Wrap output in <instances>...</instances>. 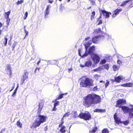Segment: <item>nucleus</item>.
Returning <instances> with one entry per match:
<instances>
[{
	"instance_id": "nucleus-55",
	"label": "nucleus",
	"mask_w": 133,
	"mask_h": 133,
	"mask_svg": "<svg viewBox=\"0 0 133 133\" xmlns=\"http://www.w3.org/2000/svg\"><path fill=\"white\" fill-rule=\"evenodd\" d=\"M25 16H26V17H27L28 15V13L27 12H26L25 14Z\"/></svg>"
},
{
	"instance_id": "nucleus-2",
	"label": "nucleus",
	"mask_w": 133,
	"mask_h": 133,
	"mask_svg": "<svg viewBox=\"0 0 133 133\" xmlns=\"http://www.w3.org/2000/svg\"><path fill=\"white\" fill-rule=\"evenodd\" d=\"M126 103V100L123 99H120L117 101L116 107L121 108L124 113H128L129 116L131 118H133V106L131 108L126 106H121L124 104Z\"/></svg>"
},
{
	"instance_id": "nucleus-32",
	"label": "nucleus",
	"mask_w": 133,
	"mask_h": 133,
	"mask_svg": "<svg viewBox=\"0 0 133 133\" xmlns=\"http://www.w3.org/2000/svg\"><path fill=\"white\" fill-rule=\"evenodd\" d=\"M102 133H109L108 130L107 129H103L102 131Z\"/></svg>"
},
{
	"instance_id": "nucleus-49",
	"label": "nucleus",
	"mask_w": 133,
	"mask_h": 133,
	"mask_svg": "<svg viewBox=\"0 0 133 133\" xmlns=\"http://www.w3.org/2000/svg\"><path fill=\"white\" fill-rule=\"evenodd\" d=\"M93 90L95 91L97 90V89L96 87H95L94 88Z\"/></svg>"
},
{
	"instance_id": "nucleus-4",
	"label": "nucleus",
	"mask_w": 133,
	"mask_h": 133,
	"mask_svg": "<svg viewBox=\"0 0 133 133\" xmlns=\"http://www.w3.org/2000/svg\"><path fill=\"white\" fill-rule=\"evenodd\" d=\"M80 79L81 80L80 83L81 87L86 88L93 85V80L91 79L83 77Z\"/></svg>"
},
{
	"instance_id": "nucleus-16",
	"label": "nucleus",
	"mask_w": 133,
	"mask_h": 133,
	"mask_svg": "<svg viewBox=\"0 0 133 133\" xmlns=\"http://www.w3.org/2000/svg\"><path fill=\"white\" fill-rule=\"evenodd\" d=\"M85 65L86 67H90L92 64V62L91 60H89L85 63Z\"/></svg>"
},
{
	"instance_id": "nucleus-56",
	"label": "nucleus",
	"mask_w": 133,
	"mask_h": 133,
	"mask_svg": "<svg viewBox=\"0 0 133 133\" xmlns=\"http://www.w3.org/2000/svg\"><path fill=\"white\" fill-rule=\"evenodd\" d=\"M63 124L62 123H61V124H59V127L62 128V125Z\"/></svg>"
},
{
	"instance_id": "nucleus-13",
	"label": "nucleus",
	"mask_w": 133,
	"mask_h": 133,
	"mask_svg": "<svg viewBox=\"0 0 133 133\" xmlns=\"http://www.w3.org/2000/svg\"><path fill=\"white\" fill-rule=\"evenodd\" d=\"M121 86L125 87H133V83H128L121 85Z\"/></svg>"
},
{
	"instance_id": "nucleus-29",
	"label": "nucleus",
	"mask_w": 133,
	"mask_h": 133,
	"mask_svg": "<svg viewBox=\"0 0 133 133\" xmlns=\"http://www.w3.org/2000/svg\"><path fill=\"white\" fill-rule=\"evenodd\" d=\"M17 44V42H15L13 43L12 46V50H14L15 46H16Z\"/></svg>"
},
{
	"instance_id": "nucleus-25",
	"label": "nucleus",
	"mask_w": 133,
	"mask_h": 133,
	"mask_svg": "<svg viewBox=\"0 0 133 133\" xmlns=\"http://www.w3.org/2000/svg\"><path fill=\"white\" fill-rule=\"evenodd\" d=\"M65 126H63L60 130V131L62 133H65Z\"/></svg>"
},
{
	"instance_id": "nucleus-62",
	"label": "nucleus",
	"mask_w": 133,
	"mask_h": 133,
	"mask_svg": "<svg viewBox=\"0 0 133 133\" xmlns=\"http://www.w3.org/2000/svg\"><path fill=\"white\" fill-rule=\"evenodd\" d=\"M5 129H2L1 131H2V132H3L4 131H5Z\"/></svg>"
},
{
	"instance_id": "nucleus-47",
	"label": "nucleus",
	"mask_w": 133,
	"mask_h": 133,
	"mask_svg": "<svg viewBox=\"0 0 133 133\" xmlns=\"http://www.w3.org/2000/svg\"><path fill=\"white\" fill-rule=\"evenodd\" d=\"M51 7L50 5H48L47 6L46 9L49 10V8H50Z\"/></svg>"
},
{
	"instance_id": "nucleus-6",
	"label": "nucleus",
	"mask_w": 133,
	"mask_h": 133,
	"mask_svg": "<svg viewBox=\"0 0 133 133\" xmlns=\"http://www.w3.org/2000/svg\"><path fill=\"white\" fill-rule=\"evenodd\" d=\"M78 117L85 120H89L91 118V116L88 112L86 111L85 113H80L79 114Z\"/></svg>"
},
{
	"instance_id": "nucleus-5",
	"label": "nucleus",
	"mask_w": 133,
	"mask_h": 133,
	"mask_svg": "<svg viewBox=\"0 0 133 133\" xmlns=\"http://www.w3.org/2000/svg\"><path fill=\"white\" fill-rule=\"evenodd\" d=\"M46 117L43 115H40L36 119L35 122L32 125L30 126V128L32 129L39 127L41 123L45 122Z\"/></svg>"
},
{
	"instance_id": "nucleus-58",
	"label": "nucleus",
	"mask_w": 133,
	"mask_h": 133,
	"mask_svg": "<svg viewBox=\"0 0 133 133\" xmlns=\"http://www.w3.org/2000/svg\"><path fill=\"white\" fill-rule=\"evenodd\" d=\"M14 87H15V86H14L13 87H12V89H11L10 90V91H12L14 89Z\"/></svg>"
},
{
	"instance_id": "nucleus-52",
	"label": "nucleus",
	"mask_w": 133,
	"mask_h": 133,
	"mask_svg": "<svg viewBox=\"0 0 133 133\" xmlns=\"http://www.w3.org/2000/svg\"><path fill=\"white\" fill-rule=\"evenodd\" d=\"M74 114L75 115V117H76L77 116V112L76 111H75L74 112Z\"/></svg>"
},
{
	"instance_id": "nucleus-60",
	"label": "nucleus",
	"mask_w": 133,
	"mask_h": 133,
	"mask_svg": "<svg viewBox=\"0 0 133 133\" xmlns=\"http://www.w3.org/2000/svg\"><path fill=\"white\" fill-rule=\"evenodd\" d=\"M26 27V26H24V30H26V29H25Z\"/></svg>"
},
{
	"instance_id": "nucleus-61",
	"label": "nucleus",
	"mask_w": 133,
	"mask_h": 133,
	"mask_svg": "<svg viewBox=\"0 0 133 133\" xmlns=\"http://www.w3.org/2000/svg\"><path fill=\"white\" fill-rule=\"evenodd\" d=\"M40 62H41V61L40 60L39 61H38V62H37V64L38 65L39 63Z\"/></svg>"
},
{
	"instance_id": "nucleus-43",
	"label": "nucleus",
	"mask_w": 133,
	"mask_h": 133,
	"mask_svg": "<svg viewBox=\"0 0 133 133\" xmlns=\"http://www.w3.org/2000/svg\"><path fill=\"white\" fill-rule=\"evenodd\" d=\"M102 23V20H100L99 22L97 24V25H99L100 24H101Z\"/></svg>"
},
{
	"instance_id": "nucleus-8",
	"label": "nucleus",
	"mask_w": 133,
	"mask_h": 133,
	"mask_svg": "<svg viewBox=\"0 0 133 133\" xmlns=\"http://www.w3.org/2000/svg\"><path fill=\"white\" fill-rule=\"evenodd\" d=\"M104 36L102 35L99 36H97L93 38L92 39V41L93 43H97L98 41L101 39H102L104 38Z\"/></svg>"
},
{
	"instance_id": "nucleus-46",
	"label": "nucleus",
	"mask_w": 133,
	"mask_h": 133,
	"mask_svg": "<svg viewBox=\"0 0 133 133\" xmlns=\"http://www.w3.org/2000/svg\"><path fill=\"white\" fill-rule=\"evenodd\" d=\"M72 69L71 68H69L68 69V72L69 73H70V71H72Z\"/></svg>"
},
{
	"instance_id": "nucleus-63",
	"label": "nucleus",
	"mask_w": 133,
	"mask_h": 133,
	"mask_svg": "<svg viewBox=\"0 0 133 133\" xmlns=\"http://www.w3.org/2000/svg\"><path fill=\"white\" fill-rule=\"evenodd\" d=\"M2 23L0 22V28L2 27Z\"/></svg>"
},
{
	"instance_id": "nucleus-36",
	"label": "nucleus",
	"mask_w": 133,
	"mask_h": 133,
	"mask_svg": "<svg viewBox=\"0 0 133 133\" xmlns=\"http://www.w3.org/2000/svg\"><path fill=\"white\" fill-rule=\"evenodd\" d=\"M23 0H21L20 1H18L16 3V4L17 5H18L20 4H22L23 3Z\"/></svg>"
},
{
	"instance_id": "nucleus-24",
	"label": "nucleus",
	"mask_w": 133,
	"mask_h": 133,
	"mask_svg": "<svg viewBox=\"0 0 133 133\" xmlns=\"http://www.w3.org/2000/svg\"><path fill=\"white\" fill-rule=\"evenodd\" d=\"M16 124L18 127H19L20 128H22V124L21 122L19 120L17 121Z\"/></svg>"
},
{
	"instance_id": "nucleus-45",
	"label": "nucleus",
	"mask_w": 133,
	"mask_h": 133,
	"mask_svg": "<svg viewBox=\"0 0 133 133\" xmlns=\"http://www.w3.org/2000/svg\"><path fill=\"white\" fill-rule=\"evenodd\" d=\"M80 66L82 68H84L86 66V65H85V63L84 65L82 64H80Z\"/></svg>"
},
{
	"instance_id": "nucleus-9",
	"label": "nucleus",
	"mask_w": 133,
	"mask_h": 133,
	"mask_svg": "<svg viewBox=\"0 0 133 133\" xmlns=\"http://www.w3.org/2000/svg\"><path fill=\"white\" fill-rule=\"evenodd\" d=\"M125 78V77L122 76H119L117 77H115V81L119 83L121 80L124 79Z\"/></svg>"
},
{
	"instance_id": "nucleus-10",
	"label": "nucleus",
	"mask_w": 133,
	"mask_h": 133,
	"mask_svg": "<svg viewBox=\"0 0 133 133\" xmlns=\"http://www.w3.org/2000/svg\"><path fill=\"white\" fill-rule=\"evenodd\" d=\"M102 12L105 18H109V15L111 14V13L110 12H107L105 10H102Z\"/></svg>"
},
{
	"instance_id": "nucleus-3",
	"label": "nucleus",
	"mask_w": 133,
	"mask_h": 133,
	"mask_svg": "<svg viewBox=\"0 0 133 133\" xmlns=\"http://www.w3.org/2000/svg\"><path fill=\"white\" fill-rule=\"evenodd\" d=\"M85 42L84 45L86 50L85 52L82 56H81L79 51L78 52L79 55L82 57L87 56L89 54H91V55L93 54V53L94 50V46H92L90 48L89 50H88V48L90 46L92 43V41H91L89 37L86 38L84 40Z\"/></svg>"
},
{
	"instance_id": "nucleus-1",
	"label": "nucleus",
	"mask_w": 133,
	"mask_h": 133,
	"mask_svg": "<svg viewBox=\"0 0 133 133\" xmlns=\"http://www.w3.org/2000/svg\"><path fill=\"white\" fill-rule=\"evenodd\" d=\"M99 96L94 94H89L83 98V104L86 107H89L93 104L99 103L101 101Z\"/></svg>"
},
{
	"instance_id": "nucleus-37",
	"label": "nucleus",
	"mask_w": 133,
	"mask_h": 133,
	"mask_svg": "<svg viewBox=\"0 0 133 133\" xmlns=\"http://www.w3.org/2000/svg\"><path fill=\"white\" fill-rule=\"evenodd\" d=\"M69 114V112H68L65 114L63 116V117L64 118L68 116Z\"/></svg>"
},
{
	"instance_id": "nucleus-34",
	"label": "nucleus",
	"mask_w": 133,
	"mask_h": 133,
	"mask_svg": "<svg viewBox=\"0 0 133 133\" xmlns=\"http://www.w3.org/2000/svg\"><path fill=\"white\" fill-rule=\"evenodd\" d=\"M59 101H57L56 100L55 101L54 103V107H56L59 105Z\"/></svg>"
},
{
	"instance_id": "nucleus-19",
	"label": "nucleus",
	"mask_w": 133,
	"mask_h": 133,
	"mask_svg": "<svg viewBox=\"0 0 133 133\" xmlns=\"http://www.w3.org/2000/svg\"><path fill=\"white\" fill-rule=\"evenodd\" d=\"M44 16L45 18L48 17V15L49 14V10L46 9L44 11Z\"/></svg>"
},
{
	"instance_id": "nucleus-57",
	"label": "nucleus",
	"mask_w": 133,
	"mask_h": 133,
	"mask_svg": "<svg viewBox=\"0 0 133 133\" xmlns=\"http://www.w3.org/2000/svg\"><path fill=\"white\" fill-rule=\"evenodd\" d=\"M39 68H36L35 70V72H36V71L37 70H39Z\"/></svg>"
},
{
	"instance_id": "nucleus-31",
	"label": "nucleus",
	"mask_w": 133,
	"mask_h": 133,
	"mask_svg": "<svg viewBox=\"0 0 133 133\" xmlns=\"http://www.w3.org/2000/svg\"><path fill=\"white\" fill-rule=\"evenodd\" d=\"M5 40L3 41L4 45L5 46H6L7 44L8 38H5Z\"/></svg>"
},
{
	"instance_id": "nucleus-44",
	"label": "nucleus",
	"mask_w": 133,
	"mask_h": 133,
	"mask_svg": "<svg viewBox=\"0 0 133 133\" xmlns=\"http://www.w3.org/2000/svg\"><path fill=\"white\" fill-rule=\"evenodd\" d=\"M24 31H25V36H26L28 35V31H27L26 30H24Z\"/></svg>"
},
{
	"instance_id": "nucleus-42",
	"label": "nucleus",
	"mask_w": 133,
	"mask_h": 133,
	"mask_svg": "<svg viewBox=\"0 0 133 133\" xmlns=\"http://www.w3.org/2000/svg\"><path fill=\"white\" fill-rule=\"evenodd\" d=\"M6 22L8 24L10 21V19L9 18H6Z\"/></svg>"
},
{
	"instance_id": "nucleus-59",
	"label": "nucleus",
	"mask_w": 133,
	"mask_h": 133,
	"mask_svg": "<svg viewBox=\"0 0 133 133\" xmlns=\"http://www.w3.org/2000/svg\"><path fill=\"white\" fill-rule=\"evenodd\" d=\"M107 37H108L109 38H110L111 37V36L109 35H107Z\"/></svg>"
},
{
	"instance_id": "nucleus-17",
	"label": "nucleus",
	"mask_w": 133,
	"mask_h": 133,
	"mask_svg": "<svg viewBox=\"0 0 133 133\" xmlns=\"http://www.w3.org/2000/svg\"><path fill=\"white\" fill-rule=\"evenodd\" d=\"M44 101L43 100L41 101L39 103L38 107L39 110H41L43 107L44 105Z\"/></svg>"
},
{
	"instance_id": "nucleus-12",
	"label": "nucleus",
	"mask_w": 133,
	"mask_h": 133,
	"mask_svg": "<svg viewBox=\"0 0 133 133\" xmlns=\"http://www.w3.org/2000/svg\"><path fill=\"white\" fill-rule=\"evenodd\" d=\"M114 118L115 122L116 124H118L119 123H121V121L120 119L117 117L116 114H115L114 115Z\"/></svg>"
},
{
	"instance_id": "nucleus-14",
	"label": "nucleus",
	"mask_w": 133,
	"mask_h": 133,
	"mask_svg": "<svg viewBox=\"0 0 133 133\" xmlns=\"http://www.w3.org/2000/svg\"><path fill=\"white\" fill-rule=\"evenodd\" d=\"M122 11L121 9H117L114 11V12L113 15L112 17L113 18H115V17L118 14L119 12L121 11Z\"/></svg>"
},
{
	"instance_id": "nucleus-41",
	"label": "nucleus",
	"mask_w": 133,
	"mask_h": 133,
	"mask_svg": "<svg viewBox=\"0 0 133 133\" xmlns=\"http://www.w3.org/2000/svg\"><path fill=\"white\" fill-rule=\"evenodd\" d=\"M109 83V82L107 81L106 83L105 84V88H107L108 85Z\"/></svg>"
},
{
	"instance_id": "nucleus-40",
	"label": "nucleus",
	"mask_w": 133,
	"mask_h": 133,
	"mask_svg": "<svg viewBox=\"0 0 133 133\" xmlns=\"http://www.w3.org/2000/svg\"><path fill=\"white\" fill-rule=\"evenodd\" d=\"M117 63L119 65H120V64L122 63V62L121 61L118 59V60L117 61Z\"/></svg>"
},
{
	"instance_id": "nucleus-33",
	"label": "nucleus",
	"mask_w": 133,
	"mask_h": 133,
	"mask_svg": "<svg viewBox=\"0 0 133 133\" xmlns=\"http://www.w3.org/2000/svg\"><path fill=\"white\" fill-rule=\"evenodd\" d=\"M64 94H60L59 96L56 99L57 100H58L59 99H61L63 97V95H64Z\"/></svg>"
},
{
	"instance_id": "nucleus-18",
	"label": "nucleus",
	"mask_w": 133,
	"mask_h": 133,
	"mask_svg": "<svg viewBox=\"0 0 133 133\" xmlns=\"http://www.w3.org/2000/svg\"><path fill=\"white\" fill-rule=\"evenodd\" d=\"M105 111L106 110L105 109H95L94 111V112L100 113L105 112Z\"/></svg>"
},
{
	"instance_id": "nucleus-53",
	"label": "nucleus",
	"mask_w": 133,
	"mask_h": 133,
	"mask_svg": "<svg viewBox=\"0 0 133 133\" xmlns=\"http://www.w3.org/2000/svg\"><path fill=\"white\" fill-rule=\"evenodd\" d=\"M53 2V0H49V3H52Z\"/></svg>"
},
{
	"instance_id": "nucleus-28",
	"label": "nucleus",
	"mask_w": 133,
	"mask_h": 133,
	"mask_svg": "<svg viewBox=\"0 0 133 133\" xmlns=\"http://www.w3.org/2000/svg\"><path fill=\"white\" fill-rule=\"evenodd\" d=\"M95 15V12L94 11H93L92 13V14L91 15V20H93L94 18V16Z\"/></svg>"
},
{
	"instance_id": "nucleus-51",
	"label": "nucleus",
	"mask_w": 133,
	"mask_h": 133,
	"mask_svg": "<svg viewBox=\"0 0 133 133\" xmlns=\"http://www.w3.org/2000/svg\"><path fill=\"white\" fill-rule=\"evenodd\" d=\"M90 1L91 3H92V4H95V2L93 0H92Z\"/></svg>"
},
{
	"instance_id": "nucleus-11",
	"label": "nucleus",
	"mask_w": 133,
	"mask_h": 133,
	"mask_svg": "<svg viewBox=\"0 0 133 133\" xmlns=\"http://www.w3.org/2000/svg\"><path fill=\"white\" fill-rule=\"evenodd\" d=\"M29 73L28 72H25L23 76V78L21 79V82L23 84L25 80L28 78Z\"/></svg>"
},
{
	"instance_id": "nucleus-30",
	"label": "nucleus",
	"mask_w": 133,
	"mask_h": 133,
	"mask_svg": "<svg viewBox=\"0 0 133 133\" xmlns=\"http://www.w3.org/2000/svg\"><path fill=\"white\" fill-rule=\"evenodd\" d=\"M100 76V75L97 74H95L94 75V77L97 80H98Z\"/></svg>"
},
{
	"instance_id": "nucleus-7",
	"label": "nucleus",
	"mask_w": 133,
	"mask_h": 133,
	"mask_svg": "<svg viewBox=\"0 0 133 133\" xmlns=\"http://www.w3.org/2000/svg\"><path fill=\"white\" fill-rule=\"evenodd\" d=\"M91 57L92 60L95 63H97L99 61L100 57L97 54H92L91 55Z\"/></svg>"
},
{
	"instance_id": "nucleus-15",
	"label": "nucleus",
	"mask_w": 133,
	"mask_h": 133,
	"mask_svg": "<svg viewBox=\"0 0 133 133\" xmlns=\"http://www.w3.org/2000/svg\"><path fill=\"white\" fill-rule=\"evenodd\" d=\"M6 71L9 73L10 75H11L12 73L11 68L10 65H8L6 66Z\"/></svg>"
},
{
	"instance_id": "nucleus-35",
	"label": "nucleus",
	"mask_w": 133,
	"mask_h": 133,
	"mask_svg": "<svg viewBox=\"0 0 133 133\" xmlns=\"http://www.w3.org/2000/svg\"><path fill=\"white\" fill-rule=\"evenodd\" d=\"M18 86H17V87L16 88V89L14 90V92L13 93V94H12V96L14 97V95L16 94L17 90V88H18Z\"/></svg>"
},
{
	"instance_id": "nucleus-22",
	"label": "nucleus",
	"mask_w": 133,
	"mask_h": 133,
	"mask_svg": "<svg viewBox=\"0 0 133 133\" xmlns=\"http://www.w3.org/2000/svg\"><path fill=\"white\" fill-rule=\"evenodd\" d=\"M102 67L100 66L98 67L97 68L93 69L92 71L94 72L98 71H101L102 70Z\"/></svg>"
},
{
	"instance_id": "nucleus-21",
	"label": "nucleus",
	"mask_w": 133,
	"mask_h": 133,
	"mask_svg": "<svg viewBox=\"0 0 133 133\" xmlns=\"http://www.w3.org/2000/svg\"><path fill=\"white\" fill-rule=\"evenodd\" d=\"M119 68V66L116 65H113L112 67L113 70L115 71L118 70Z\"/></svg>"
},
{
	"instance_id": "nucleus-39",
	"label": "nucleus",
	"mask_w": 133,
	"mask_h": 133,
	"mask_svg": "<svg viewBox=\"0 0 133 133\" xmlns=\"http://www.w3.org/2000/svg\"><path fill=\"white\" fill-rule=\"evenodd\" d=\"M106 60L105 59H103L101 60V64H103L105 63L106 62Z\"/></svg>"
},
{
	"instance_id": "nucleus-64",
	"label": "nucleus",
	"mask_w": 133,
	"mask_h": 133,
	"mask_svg": "<svg viewBox=\"0 0 133 133\" xmlns=\"http://www.w3.org/2000/svg\"><path fill=\"white\" fill-rule=\"evenodd\" d=\"M100 83L104 82V83L105 82L103 81H100Z\"/></svg>"
},
{
	"instance_id": "nucleus-48",
	"label": "nucleus",
	"mask_w": 133,
	"mask_h": 133,
	"mask_svg": "<svg viewBox=\"0 0 133 133\" xmlns=\"http://www.w3.org/2000/svg\"><path fill=\"white\" fill-rule=\"evenodd\" d=\"M105 67L106 68V69L108 70V69L109 68V65H105Z\"/></svg>"
},
{
	"instance_id": "nucleus-26",
	"label": "nucleus",
	"mask_w": 133,
	"mask_h": 133,
	"mask_svg": "<svg viewBox=\"0 0 133 133\" xmlns=\"http://www.w3.org/2000/svg\"><path fill=\"white\" fill-rule=\"evenodd\" d=\"M129 123V121L127 120L121 122V123H122L125 125H127Z\"/></svg>"
},
{
	"instance_id": "nucleus-38",
	"label": "nucleus",
	"mask_w": 133,
	"mask_h": 133,
	"mask_svg": "<svg viewBox=\"0 0 133 133\" xmlns=\"http://www.w3.org/2000/svg\"><path fill=\"white\" fill-rule=\"evenodd\" d=\"M101 29L100 28H99L95 30V31L97 32V33H99L101 32Z\"/></svg>"
},
{
	"instance_id": "nucleus-54",
	"label": "nucleus",
	"mask_w": 133,
	"mask_h": 133,
	"mask_svg": "<svg viewBox=\"0 0 133 133\" xmlns=\"http://www.w3.org/2000/svg\"><path fill=\"white\" fill-rule=\"evenodd\" d=\"M56 109H57L56 108V107H54V108L52 109V110L54 111H55L56 110Z\"/></svg>"
},
{
	"instance_id": "nucleus-20",
	"label": "nucleus",
	"mask_w": 133,
	"mask_h": 133,
	"mask_svg": "<svg viewBox=\"0 0 133 133\" xmlns=\"http://www.w3.org/2000/svg\"><path fill=\"white\" fill-rule=\"evenodd\" d=\"M131 1V0H128L124 1L121 4L120 6H123L125 5L127 3Z\"/></svg>"
},
{
	"instance_id": "nucleus-50",
	"label": "nucleus",
	"mask_w": 133,
	"mask_h": 133,
	"mask_svg": "<svg viewBox=\"0 0 133 133\" xmlns=\"http://www.w3.org/2000/svg\"><path fill=\"white\" fill-rule=\"evenodd\" d=\"M63 117H62V118L61 119V123L62 124H63V123H64V121H63Z\"/></svg>"
},
{
	"instance_id": "nucleus-27",
	"label": "nucleus",
	"mask_w": 133,
	"mask_h": 133,
	"mask_svg": "<svg viewBox=\"0 0 133 133\" xmlns=\"http://www.w3.org/2000/svg\"><path fill=\"white\" fill-rule=\"evenodd\" d=\"M97 129V127H95L92 130L90 131V132L91 133H94L96 131Z\"/></svg>"
},
{
	"instance_id": "nucleus-23",
	"label": "nucleus",
	"mask_w": 133,
	"mask_h": 133,
	"mask_svg": "<svg viewBox=\"0 0 133 133\" xmlns=\"http://www.w3.org/2000/svg\"><path fill=\"white\" fill-rule=\"evenodd\" d=\"M10 14V11H8L5 13V17L6 18H9V16Z\"/></svg>"
}]
</instances>
